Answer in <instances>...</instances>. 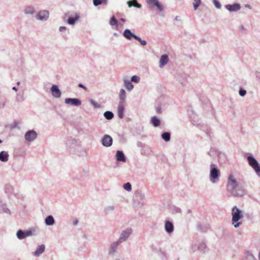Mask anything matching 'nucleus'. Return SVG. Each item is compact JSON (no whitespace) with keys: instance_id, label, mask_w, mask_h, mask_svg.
Here are the masks:
<instances>
[{"instance_id":"obj_1","label":"nucleus","mask_w":260,"mask_h":260,"mask_svg":"<svg viewBox=\"0 0 260 260\" xmlns=\"http://www.w3.org/2000/svg\"><path fill=\"white\" fill-rule=\"evenodd\" d=\"M227 190L232 196L241 197L244 196V190L238 183L233 175L229 176Z\"/></svg>"},{"instance_id":"obj_2","label":"nucleus","mask_w":260,"mask_h":260,"mask_svg":"<svg viewBox=\"0 0 260 260\" xmlns=\"http://www.w3.org/2000/svg\"><path fill=\"white\" fill-rule=\"evenodd\" d=\"M232 223L234 227L237 228L241 224V222L238 221L240 219L243 217L242 211L238 209L237 206H235L232 209Z\"/></svg>"},{"instance_id":"obj_3","label":"nucleus","mask_w":260,"mask_h":260,"mask_svg":"<svg viewBox=\"0 0 260 260\" xmlns=\"http://www.w3.org/2000/svg\"><path fill=\"white\" fill-rule=\"evenodd\" d=\"M210 167V180L212 183H215L217 182L219 179L220 171L218 169L216 165L214 164H211Z\"/></svg>"},{"instance_id":"obj_4","label":"nucleus","mask_w":260,"mask_h":260,"mask_svg":"<svg viewBox=\"0 0 260 260\" xmlns=\"http://www.w3.org/2000/svg\"><path fill=\"white\" fill-rule=\"evenodd\" d=\"M249 165L254 170L256 174L260 176V166L257 161L252 156L247 157Z\"/></svg>"},{"instance_id":"obj_5","label":"nucleus","mask_w":260,"mask_h":260,"mask_svg":"<svg viewBox=\"0 0 260 260\" xmlns=\"http://www.w3.org/2000/svg\"><path fill=\"white\" fill-rule=\"evenodd\" d=\"M132 229L129 228L123 230L121 232L120 237L118 239L119 242L122 243L125 241L132 234Z\"/></svg>"},{"instance_id":"obj_6","label":"nucleus","mask_w":260,"mask_h":260,"mask_svg":"<svg viewBox=\"0 0 260 260\" xmlns=\"http://www.w3.org/2000/svg\"><path fill=\"white\" fill-rule=\"evenodd\" d=\"M113 139L111 136L108 135H105L101 140L102 145L105 147H110L112 145Z\"/></svg>"},{"instance_id":"obj_7","label":"nucleus","mask_w":260,"mask_h":260,"mask_svg":"<svg viewBox=\"0 0 260 260\" xmlns=\"http://www.w3.org/2000/svg\"><path fill=\"white\" fill-rule=\"evenodd\" d=\"M37 137L36 131H27L24 135L25 139L28 142H31L35 140Z\"/></svg>"},{"instance_id":"obj_8","label":"nucleus","mask_w":260,"mask_h":260,"mask_svg":"<svg viewBox=\"0 0 260 260\" xmlns=\"http://www.w3.org/2000/svg\"><path fill=\"white\" fill-rule=\"evenodd\" d=\"M68 145L70 149V151H73L76 148H79L80 145V142L76 139H73L71 141H68Z\"/></svg>"},{"instance_id":"obj_9","label":"nucleus","mask_w":260,"mask_h":260,"mask_svg":"<svg viewBox=\"0 0 260 260\" xmlns=\"http://www.w3.org/2000/svg\"><path fill=\"white\" fill-rule=\"evenodd\" d=\"M45 246L44 244H41L39 245L37 249L33 252H32V255L36 257H39L45 251Z\"/></svg>"},{"instance_id":"obj_10","label":"nucleus","mask_w":260,"mask_h":260,"mask_svg":"<svg viewBox=\"0 0 260 260\" xmlns=\"http://www.w3.org/2000/svg\"><path fill=\"white\" fill-rule=\"evenodd\" d=\"M65 103L67 104L78 106L81 105V102L78 99L67 98L65 99Z\"/></svg>"},{"instance_id":"obj_11","label":"nucleus","mask_w":260,"mask_h":260,"mask_svg":"<svg viewBox=\"0 0 260 260\" xmlns=\"http://www.w3.org/2000/svg\"><path fill=\"white\" fill-rule=\"evenodd\" d=\"M121 243V242H119L118 240L117 241L112 243L110 246L109 254L113 255L116 251L118 245Z\"/></svg>"},{"instance_id":"obj_12","label":"nucleus","mask_w":260,"mask_h":260,"mask_svg":"<svg viewBox=\"0 0 260 260\" xmlns=\"http://www.w3.org/2000/svg\"><path fill=\"white\" fill-rule=\"evenodd\" d=\"M79 15L77 13H73L71 14L70 17L68 19V23L70 24L73 25L75 24V22L78 21L79 19Z\"/></svg>"},{"instance_id":"obj_13","label":"nucleus","mask_w":260,"mask_h":260,"mask_svg":"<svg viewBox=\"0 0 260 260\" xmlns=\"http://www.w3.org/2000/svg\"><path fill=\"white\" fill-rule=\"evenodd\" d=\"M124 110V102H120L119 104L118 105V106L117 112H118V116L121 119L123 118Z\"/></svg>"},{"instance_id":"obj_14","label":"nucleus","mask_w":260,"mask_h":260,"mask_svg":"<svg viewBox=\"0 0 260 260\" xmlns=\"http://www.w3.org/2000/svg\"><path fill=\"white\" fill-rule=\"evenodd\" d=\"M165 229L167 233H172L174 231L173 224L169 221H166L165 224Z\"/></svg>"},{"instance_id":"obj_15","label":"nucleus","mask_w":260,"mask_h":260,"mask_svg":"<svg viewBox=\"0 0 260 260\" xmlns=\"http://www.w3.org/2000/svg\"><path fill=\"white\" fill-rule=\"evenodd\" d=\"M51 90L52 95L55 98H59L61 95V91L58 89V87L56 85H52Z\"/></svg>"},{"instance_id":"obj_16","label":"nucleus","mask_w":260,"mask_h":260,"mask_svg":"<svg viewBox=\"0 0 260 260\" xmlns=\"http://www.w3.org/2000/svg\"><path fill=\"white\" fill-rule=\"evenodd\" d=\"M49 12L47 11L43 10L40 11L38 14V18L41 20H46L49 17Z\"/></svg>"},{"instance_id":"obj_17","label":"nucleus","mask_w":260,"mask_h":260,"mask_svg":"<svg viewBox=\"0 0 260 260\" xmlns=\"http://www.w3.org/2000/svg\"><path fill=\"white\" fill-rule=\"evenodd\" d=\"M116 159L118 161H122V162H125L126 161V158L125 157V155L122 151L120 150H117L116 151Z\"/></svg>"},{"instance_id":"obj_18","label":"nucleus","mask_w":260,"mask_h":260,"mask_svg":"<svg viewBox=\"0 0 260 260\" xmlns=\"http://www.w3.org/2000/svg\"><path fill=\"white\" fill-rule=\"evenodd\" d=\"M198 250L202 253H205L208 251V248L205 243L201 242L198 244Z\"/></svg>"},{"instance_id":"obj_19","label":"nucleus","mask_w":260,"mask_h":260,"mask_svg":"<svg viewBox=\"0 0 260 260\" xmlns=\"http://www.w3.org/2000/svg\"><path fill=\"white\" fill-rule=\"evenodd\" d=\"M5 191L6 193L8 194L9 196H10L14 193L15 190L12 185L10 184H7L5 186Z\"/></svg>"},{"instance_id":"obj_20","label":"nucleus","mask_w":260,"mask_h":260,"mask_svg":"<svg viewBox=\"0 0 260 260\" xmlns=\"http://www.w3.org/2000/svg\"><path fill=\"white\" fill-rule=\"evenodd\" d=\"M226 8L230 11H237L240 9V5L238 4H235L234 5H228L226 6Z\"/></svg>"},{"instance_id":"obj_21","label":"nucleus","mask_w":260,"mask_h":260,"mask_svg":"<svg viewBox=\"0 0 260 260\" xmlns=\"http://www.w3.org/2000/svg\"><path fill=\"white\" fill-rule=\"evenodd\" d=\"M7 213L10 214L11 212L10 210L7 207L6 204L0 202V213Z\"/></svg>"},{"instance_id":"obj_22","label":"nucleus","mask_w":260,"mask_h":260,"mask_svg":"<svg viewBox=\"0 0 260 260\" xmlns=\"http://www.w3.org/2000/svg\"><path fill=\"white\" fill-rule=\"evenodd\" d=\"M168 62V56L167 55H162L159 60V67L162 68Z\"/></svg>"},{"instance_id":"obj_23","label":"nucleus","mask_w":260,"mask_h":260,"mask_svg":"<svg viewBox=\"0 0 260 260\" xmlns=\"http://www.w3.org/2000/svg\"><path fill=\"white\" fill-rule=\"evenodd\" d=\"M9 154L7 152L2 151L0 152V160L3 162H7L8 160Z\"/></svg>"},{"instance_id":"obj_24","label":"nucleus","mask_w":260,"mask_h":260,"mask_svg":"<svg viewBox=\"0 0 260 260\" xmlns=\"http://www.w3.org/2000/svg\"><path fill=\"white\" fill-rule=\"evenodd\" d=\"M45 222L47 225H52L55 223V220L52 216L49 215L46 218Z\"/></svg>"},{"instance_id":"obj_25","label":"nucleus","mask_w":260,"mask_h":260,"mask_svg":"<svg viewBox=\"0 0 260 260\" xmlns=\"http://www.w3.org/2000/svg\"><path fill=\"white\" fill-rule=\"evenodd\" d=\"M134 34H132L131 31L128 29H126L123 32V36L127 39H131L132 37L134 38Z\"/></svg>"},{"instance_id":"obj_26","label":"nucleus","mask_w":260,"mask_h":260,"mask_svg":"<svg viewBox=\"0 0 260 260\" xmlns=\"http://www.w3.org/2000/svg\"><path fill=\"white\" fill-rule=\"evenodd\" d=\"M127 4L129 7H131L132 6L138 8H140L141 7V5L138 3L136 0H133L132 1H128L127 2Z\"/></svg>"},{"instance_id":"obj_27","label":"nucleus","mask_w":260,"mask_h":260,"mask_svg":"<svg viewBox=\"0 0 260 260\" xmlns=\"http://www.w3.org/2000/svg\"><path fill=\"white\" fill-rule=\"evenodd\" d=\"M124 83L125 88L128 90H131L133 88L134 86L129 81L124 79Z\"/></svg>"},{"instance_id":"obj_28","label":"nucleus","mask_w":260,"mask_h":260,"mask_svg":"<svg viewBox=\"0 0 260 260\" xmlns=\"http://www.w3.org/2000/svg\"><path fill=\"white\" fill-rule=\"evenodd\" d=\"M104 115L105 117L108 120H110L114 117V114L112 112L110 111L105 112L104 114Z\"/></svg>"},{"instance_id":"obj_29","label":"nucleus","mask_w":260,"mask_h":260,"mask_svg":"<svg viewBox=\"0 0 260 260\" xmlns=\"http://www.w3.org/2000/svg\"><path fill=\"white\" fill-rule=\"evenodd\" d=\"M119 98L121 100L120 102H124V101L126 98V92H125V90L123 89L120 90Z\"/></svg>"},{"instance_id":"obj_30","label":"nucleus","mask_w":260,"mask_h":260,"mask_svg":"<svg viewBox=\"0 0 260 260\" xmlns=\"http://www.w3.org/2000/svg\"><path fill=\"white\" fill-rule=\"evenodd\" d=\"M17 238L20 239L22 240L25 238L24 232L22 231V230H18L17 232Z\"/></svg>"},{"instance_id":"obj_31","label":"nucleus","mask_w":260,"mask_h":260,"mask_svg":"<svg viewBox=\"0 0 260 260\" xmlns=\"http://www.w3.org/2000/svg\"><path fill=\"white\" fill-rule=\"evenodd\" d=\"M161 137L165 141H169L170 139V134L168 132H165L161 135Z\"/></svg>"},{"instance_id":"obj_32","label":"nucleus","mask_w":260,"mask_h":260,"mask_svg":"<svg viewBox=\"0 0 260 260\" xmlns=\"http://www.w3.org/2000/svg\"><path fill=\"white\" fill-rule=\"evenodd\" d=\"M151 122L155 126H157L160 124V120L156 117H153L151 118Z\"/></svg>"},{"instance_id":"obj_33","label":"nucleus","mask_w":260,"mask_h":260,"mask_svg":"<svg viewBox=\"0 0 260 260\" xmlns=\"http://www.w3.org/2000/svg\"><path fill=\"white\" fill-rule=\"evenodd\" d=\"M118 24V21L115 16H112L110 20V24L112 26L116 25Z\"/></svg>"},{"instance_id":"obj_34","label":"nucleus","mask_w":260,"mask_h":260,"mask_svg":"<svg viewBox=\"0 0 260 260\" xmlns=\"http://www.w3.org/2000/svg\"><path fill=\"white\" fill-rule=\"evenodd\" d=\"M123 188L128 191H130L132 190V185L129 182H127L123 184Z\"/></svg>"},{"instance_id":"obj_35","label":"nucleus","mask_w":260,"mask_h":260,"mask_svg":"<svg viewBox=\"0 0 260 260\" xmlns=\"http://www.w3.org/2000/svg\"><path fill=\"white\" fill-rule=\"evenodd\" d=\"M115 209V207L113 205H111V206H107L105 208V212L106 213H109V212L110 211H113Z\"/></svg>"},{"instance_id":"obj_36","label":"nucleus","mask_w":260,"mask_h":260,"mask_svg":"<svg viewBox=\"0 0 260 260\" xmlns=\"http://www.w3.org/2000/svg\"><path fill=\"white\" fill-rule=\"evenodd\" d=\"M200 4H201L200 0H194L193 3L194 9L196 10L197 9V8L198 7V6L200 5Z\"/></svg>"},{"instance_id":"obj_37","label":"nucleus","mask_w":260,"mask_h":260,"mask_svg":"<svg viewBox=\"0 0 260 260\" xmlns=\"http://www.w3.org/2000/svg\"><path fill=\"white\" fill-rule=\"evenodd\" d=\"M136 194L138 196L141 200H143L145 199V194L142 192L141 191H138Z\"/></svg>"},{"instance_id":"obj_38","label":"nucleus","mask_w":260,"mask_h":260,"mask_svg":"<svg viewBox=\"0 0 260 260\" xmlns=\"http://www.w3.org/2000/svg\"><path fill=\"white\" fill-rule=\"evenodd\" d=\"M34 12V8H31V7L27 8L25 10V13L27 14H32Z\"/></svg>"},{"instance_id":"obj_39","label":"nucleus","mask_w":260,"mask_h":260,"mask_svg":"<svg viewBox=\"0 0 260 260\" xmlns=\"http://www.w3.org/2000/svg\"><path fill=\"white\" fill-rule=\"evenodd\" d=\"M140 81V77L138 76L135 75L132 77V81L138 83Z\"/></svg>"},{"instance_id":"obj_40","label":"nucleus","mask_w":260,"mask_h":260,"mask_svg":"<svg viewBox=\"0 0 260 260\" xmlns=\"http://www.w3.org/2000/svg\"><path fill=\"white\" fill-rule=\"evenodd\" d=\"M148 4H149L150 5H155V4H158V1L157 0H148L147 1Z\"/></svg>"},{"instance_id":"obj_41","label":"nucleus","mask_w":260,"mask_h":260,"mask_svg":"<svg viewBox=\"0 0 260 260\" xmlns=\"http://www.w3.org/2000/svg\"><path fill=\"white\" fill-rule=\"evenodd\" d=\"M24 232L25 237L31 236L32 235V232L31 230H27Z\"/></svg>"},{"instance_id":"obj_42","label":"nucleus","mask_w":260,"mask_h":260,"mask_svg":"<svg viewBox=\"0 0 260 260\" xmlns=\"http://www.w3.org/2000/svg\"><path fill=\"white\" fill-rule=\"evenodd\" d=\"M13 194H14L15 197L17 199H20L22 197V194L18 191L16 192L15 191H14V193H13Z\"/></svg>"},{"instance_id":"obj_43","label":"nucleus","mask_w":260,"mask_h":260,"mask_svg":"<svg viewBox=\"0 0 260 260\" xmlns=\"http://www.w3.org/2000/svg\"><path fill=\"white\" fill-rule=\"evenodd\" d=\"M93 4L94 6H97L101 4V0H93Z\"/></svg>"},{"instance_id":"obj_44","label":"nucleus","mask_w":260,"mask_h":260,"mask_svg":"<svg viewBox=\"0 0 260 260\" xmlns=\"http://www.w3.org/2000/svg\"><path fill=\"white\" fill-rule=\"evenodd\" d=\"M197 250H198V244H193L191 246V250L193 252L196 251Z\"/></svg>"},{"instance_id":"obj_45","label":"nucleus","mask_w":260,"mask_h":260,"mask_svg":"<svg viewBox=\"0 0 260 260\" xmlns=\"http://www.w3.org/2000/svg\"><path fill=\"white\" fill-rule=\"evenodd\" d=\"M154 6H156L158 9L160 11L163 10V7L161 5H160L158 2V4H155Z\"/></svg>"},{"instance_id":"obj_46","label":"nucleus","mask_w":260,"mask_h":260,"mask_svg":"<svg viewBox=\"0 0 260 260\" xmlns=\"http://www.w3.org/2000/svg\"><path fill=\"white\" fill-rule=\"evenodd\" d=\"M246 91L245 90H240L239 91V94L241 96H244L246 94Z\"/></svg>"},{"instance_id":"obj_47","label":"nucleus","mask_w":260,"mask_h":260,"mask_svg":"<svg viewBox=\"0 0 260 260\" xmlns=\"http://www.w3.org/2000/svg\"><path fill=\"white\" fill-rule=\"evenodd\" d=\"M19 123L18 122H14V126H12V128H20V127L18 126Z\"/></svg>"},{"instance_id":"obj_48","label":"nucleus","mask_w":260,"mask_h":260,"mask_svg":"<svg viewBox=\"0 0 260 260\" xmlns=\"http://www.w3.org/2000/svg\"><path fill=\"white\" fill-rule=\"evenodd\" d=\"M214 4L216 8H219L220 7V4L219 3L217 2L216 1H214Z\"/></svg>"},{"instance_id":"obj_49","label":"nucleus","mask_w":260,"mask_h":260,"mask_svg":"<svg viewBox=\"0 0 260 260\" xmlns=\"http://www.w3.org/2000/svg\"><path fill=\"white\" fill-rule=\"evenodd\" d=\"M134 38L136 40H138V41L139 42H141V41H142V40L141 39V38H139V37H138V36H136L135 35H134Z\"/></svg>"},{"instance_id":"obj_50","label":"nucleus","mask_w":260,"mask_h":260,"mask_svg":"<svg viewBox=\"0 0 260 260\" xmlns=\"http://www.w3.org/2000/svg\"><path fill=\"white\" fill-rule=\"evenodd\" d=\"M134 38L136 40H138V41L139 42H141V41H142V40L141 39V38H139V37H138V36H136L135 35H134Z\"/></svg>"},{"instance_id":"obj_51","label":"nucleus","mask_w":260,"mask_h":260,"mask_svg":"<svg viewBox=\"0 0 260 260\" xmlns=\"http://www.w3.org/2000/svg\"><path fill=\"white\" fill-rule=\"evenodd\" d=\"M78 86H79V87L83 88L85 90H87V88L85 86L83 85L82 84H79L78 85Z\"/></svg>"},{"instance_id":"obj_52","label":"nucleus","mask_w":260,"mask_h":260,"mask_svg":"<svg viewBox=\"0 0 260 260\" xmlns=\"http://www.w3.org/2000/svg\"><path fill=\"white\" fill-rule=\"evenodd\" d=\"M140 43L143 46H145L147 44L145 40H142V41H141V42Z\"/></svg>"},{"instance_id":"obj_53","label":"nucleus","mask_w":260,"mask_h":260,"mask_svg":"<svg viewBox=\"0 0 260 260\" xmlns=\"http://www.w3.org/2000/svg\"><path fill=\"white\" fill-rule=\"evenodd\" d=\"M101 4H107V2H108L107 0H101Z\"/></svg>"},{"instance_id":"obj_54","label":"nucleus","mask_w":260,"mask_h":260,"mask_svg":"<svg viewBox=\"0 0 260 260\" xmlns=\"http://www.w3.org/2000/svg\"><path fill=\"white\" fill-rule=\"evenodd\" d=\"M66 29V28L64 26H60L59 27V30L60 31H62L63 30H65Z\"/></svg>"},{"instance_id":"obj_55","label":"nucleus","mask_w":260,"mask_h":260,"mask_svg":"<svg viewBox=\"0 0 260 260\" xmlns=\"http://www.w3.org/2000/svg\"><path fill=\"white\" fill-rule=\"evenodd\" d=\"M78 220H77V219H76V220H75V221H74V222H73V224H74V225H77V224H78Z\"/></svg>"},{"instance_id":"obj_56","label":"nucleus","mask_w":260,"mask_h":260,"mask_svg":"<svg viewBox=\"0 0 260 260\" xmlns=\"http://www.w3.org/2000/svg\"><path fill=\"white\" fill-rule=\"evenodd\" d=\"M157 113H160V108H157Z\"/></svg>"},{"instance_id":"obj_57","label":"nucleus","mask_w":260,"mask_h":260,"mask_svg":"<svg viewBox=\"0 0 260 260\" xmlns=\"http://www.w3.org/2000/svg\"><path fill=\"white\" fill-rule=\"evenodd\" d=\"M12 89H13V90H14L15 91L17 90V88L15 87H13Z\"/></svg>"},{"instance_id":"obj_58","label":"nucleus","mask_w":260,"mask_h":260,"mask_svg":"<svg viewBox=\"0 0 260 260\" xmlns=\"http://www.w3.org/2000/svg\"><path fill=\"white\" fill-rule=\"evenodd\" d=\"M120 20L123 22H124L125 21V19L123 18H121Z\"/></svg>"},{"instance_id":"obj_59","label":"nucleus","mask_w":260,"mask_h":260,"mask_svg":"<svg viewBox=\"0 0 260 260\" xmlns=\"http://www.w3.org/2000/svg\"><path fill=\"white\" fill-rule=\"evenodd\" d=\"M251 260H256L254 257H253V256H252L251 257Z\"/></svg>"},{"instance_id":"obj_60","label":"nucleus","mask_w":260,"mask_h":260,"mask_svg":"<svg viewBox=\"0 0 260 260\" xmlns=\"http://www.w3.org/2000/svg\"><path fill=\"white\" fill-rule=\"evenodd\" d=\"M258 257H259V259H260V252H259Z\"/></svg>"},{"instance_id":"obj_61","label":"nucleus","mask_w":260,"mask_h":260,"mask_svg":"<svg viewBox=\"0 0 260 260\" xmlns=\"http://www.w3.org/2000/svg\"><path fill=\"white\" fill-rule=\"evenodd\" d=\"M2 142V141L0 139V144Z\"/></svg>"},{"instance_id":"obj_62","label":"nucleus","mask_w":260,"mask_h":260,"mask_svg":"<svg viewBox=\"0 0 260 260\" xmlns=\"http://www.w3.org/2000/svg\"><path fill=\"white\" fill-rule=\"evenodd\" d=\"M241 28H242V29H243V28H243V26H241Z\"/></svg>"}]
</instances>
